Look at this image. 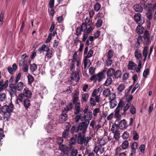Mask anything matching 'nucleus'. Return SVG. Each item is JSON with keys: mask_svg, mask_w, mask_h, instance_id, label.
Listing matches in <instances>:
<instances>
[{"mask_svg": "<svg viewBox=\"0 0 156 156\" xmlns=\"http://www.w3.org/2000/svg\"><path fill=\"white\" fill-rule=\"evenodd\" d=\"M77 135L75 134L74 136L71 137L69 140V146H72V145H75L76 143V140Z\"/></svg>", "mask_w": 156, "mask_h": 156, "instance_id": "412c9836", "label": "nucleus"}, {"mask_svg": "<svg viewBox=\"0 0 156 156\" xmlns=\"http://www.w3.org/2000/svg\"><path fill=\"white\" fill-rule=\"evenodd\" d=\"M114 77L115 79H118L120 77L121 75V72L120 70H118L114 71Z\"/></svg>", "mask_w": 156, "mask_h": 156, "instance_id": "cd10ccee", "label": "nucleus"}, {"mask_svg": "<svg viewBox=\"0 0 156 156\" xmlns=\"http://www.w3.org/2000/svg\"><path fill=\"white\" fill-rule=\"evenodd\" d=\"M126 98L127 102L128 103H130L133 98V96L131 95L127 94L126 95Z\"/></svg>", "mask_w": 156, "mask_h": 156, "instance_id": "864d4df0", "label": "nucleus"}, {"mask_svg": "<svg viewBox=\"0 0 156 156\" xmlns=\"http://www.w3.org/2000/svg\"><path fill=\"white\" fill-rule=\"evenodd\" d=\"M83 113V108L81 107L80 102H78L74 106V114L75 115L81 114Z\"/></svg>", "mask_w": 156, "mask_h": 156, "instance_id": "39448f33", "label": "nucleus"}, {"mask_svg": "<svg viewBox=\"0 0 156 156\" xmlns=\"http://www.w3.org/2000/svg\"><path fill=\"white\" fill-rule=\"evenodd\" d=\"M56 142L58 144H61L63 142V139L62 137H57L56 138Z\"/></svg>", "mask_w": 156, "mask_h": 156, "instance_id": "680f3d73", "label": "nucleus"}, {"mask_svg": "<svg viewBox=\"0 0 156 156\" xmlns=\"http://www.w3.org/2000/svg\"><path fill=\"white\" fill-rule=\"evenodd\" d=\"M106 71L105 70H103L97 74L98 80L99 82L101 81L105 78V76L104 73Z\"/></svg>", "mask_w": 156, "mask_h": 156, "instance_id": "f8f14e48", "label": "nucleus"}, {"mask_svg": "<svg viewBox=\"0 0 156 156\" xmlns=\"http://www.w3.org/2000/svg\"><path fill=\"white\" fill-rule=\"evenodd\" d=\"M88 58L85 57L83 60L84 69H86L87 67H89L91 64L90 61Z\"/></svg>", "mask_w": 156, "mask_h": 156, "instance_id": "4be33fe9", "label": "nucleus"}, {"mask_svg": "<svg viewBox=\"0 0 156 156\" xmlns=\"http://www.w3.org/2000/svg\"><path fill=\"white\" fill-rule=\"evenodd\" d=\"M119 128L118 125L115 124L112 126L111 130L113 133H115V132L119 131H118Z\"/></svg>", "mask_w": 156, "mask_h": 156, "instance_id": "bb28decb", "label": "nucleus"}, {"mask_svg": "<svg viewBox=\"0 0 156 156\" xmlns=\"http://www.w3.org/2000/svg\"><path fill=\"white\" fill-rule=\"evenodd\" d=\"M134 9L136 12H141L143 9V7L138 4L135 5L134 6Z\"/></svg>", "mask_w": 156, "mask_h": 156, "instance_id": "5701e85b", "label": "nucleus"}, {"mask_svg": "<svg viewBox=\"0 0 156 156\" xmlns=\"http://www.w3.org/2000/svg\"><path fill=\"white\" fill-rule=\"evenodd\" d=\"M90 79L91 81H94V82H96L98 80L97 74L93 75Z\"/></svg>", "mask_w": 156, "mask_h": 156, "instance_id": "69168bd1", "label": "nucleus"}, {"mask_svg": "<svg viewBox=\"0 0 156 156\" xmlns=\"http://www.w3.org/2000/svg\"><path fill=\"white\" fill-rule=\"evenodd\" d=\"M113 53L112 50H109L107 53V58H112L113 56Z\"/></svg>", "mask_w": 156, "mask_h": 156, "instance_id": "6e6d98bb", "label": "nucleus"}, {"mask_svg": "<svg viewBox=\"0 0 156 156\" xmlns=\"http://www.w3.org/2000/svg\"><path fill=\"white\" fill-rule=\"evenodd\" d=\"M114 138L115 140H118L120 137V133L119 131L115 132L114 133Z\"/></svg>", "mask_w": 156, "mask_h": 156, "instance_id": "a18cd8bd", "label": "nucleus"}, {"mask_svg": "<svg viewBox=\"0 0 156 156\" xmlns=\"http://www.w3.org/2000/svg\"><path fill=\"white\" fill-rule=\"evenodd\" d=\"M133 138L134 140H136L138 139L139 136L136 131L135 130L133 131Z\"/></svg>", "mask_w": 156, "mask_h": 156, "instance_id": "c03bdc74", "label": "nucleus"}, {"mask_svg": "<svg viewBox=\"0 0 156 156\" xmlns=\"http://www.w3.org/2000/svg\"><path fill=\"white\" fill-rule=\"evenodd\" d=\"M99 92V90H97V89H94L91 94V96L92 97H94L98 96V95Z\"/></svg>", "mask_w": 156, "mask_h": 156, "instance_id": "5fc2aeb1", "label": "nucleus"}, {"mask_svg": "<svg viewBox=\"0 0 156 156\" xmlns=\"http://www.w3.org/2000/svg\"><path fill=\"white\" fill-rule=\"evenodd\" d=\"M37 67L36 65L34 63L31 64L30 67V69L32 73H33L37 69Z\"/></svg>", "mask_w": 156, "mask_h": 156, "instance_id": "ea45409f", "label": "nucleus"}, {"mask_svg": "<svg viewBox=\"0 0 156 156\" xmlns=\"http://www.w3.org/2000/svg\"><path fill=\"white\" fill-rule=\"evenodd\" d=\"M100 109L99 108L94 109L93 111V115L94 117L97 116V114L100 112Z\"/></svg>", "mask_w": 156, "mask_h": 156, "instance_id": "603ef678", "label": "nucleus"}, {"mask_svg": "<svg viewBox=\"0 0 156 156\" xmlns=\"http://www.w3.org/2000/svg\"><path fill=\"white\" fill-rule=\"evenodd\" d=\"M148 47L146 46L144 47V49L143 50V56L144 57V58L143 60L144 61H145L146 60V58L147 57L148 54Z\"/></svg>", "mask_w": 156, "mask_h": 156, "instance_id": "393cba45", "label": "nucleus"}, {"mask_svg": "<svg viewBox=\"0 0 156 156\" xmlns=\"http://www.w3.org/2000/svg\"><path fill=\"white\" fill-rule=\"evenodd\" d=\"M129 133L127 131H125L123 133L122 137L124 140H126L129 137Z\"/></svg>", "mask_w": 156, "mask_h": 156, "instance_id": "09e8293b", "label": "nucleus"}, {"mask_svg": "<svg viewBox=\"0 0 156 156\" xmlns=\"http://www.w3.org/2000/svg\"><path fill=\"white\" fill-rule=\"evenodd\" d=\"M68 116L67 114L63 111L61 115L59 117V121L62 122L66 121L67 119Z\"/></svg>", "mask_w": 156, "mask_h": 156, "instance_id": "a211bd4d", "label": "nucleus"}, {"mask_svg": "<svg viewBox=\"0 0 156 156\" xmlns=\"http://www.w3.org/2000/svg\"><path fill=\"white\" fill-rule=\"evenodd\" d=\"M84 139V136L82 137H78L77 142L78 144H82Z\"/></svg>", "mask_w": 156, "mask_h": 156, "instance_id": "79ce46f5", "label": "nucleus"}, {"mask_svg": "<svg viewBox=\"0 0 156 156\" xmlns=\"http://www.w3.org/2000/svg\"><path fill=\"white\" fill-rule=\"evenodd\" d=\"M54 142V139L53 138H51L50 137L45 139L44 140H39L37 142L38 146L39 147L41 145H42V144H46L49 143L52 144Z\"/></svg>", "mask_w": 156, "mask_h": 156, "instance_id": "423d86ee", "label": "nucleus"}, {"mask_svg": "<svg viewBox=\"0 0 156 156\" xmlns=\"http://www.w3.org/2000/svg\"><path fill=\"white\" fill-rule=\"evenodd\" d=\"M27 78L28 79V84H31L34 81V78L33 76L30 75L29 74L27 76Z\"/></svg>", "mask_w": 156, "mask_h": 156, "instance_id": "37998d69", "label": "nucleus"}, {"mask_svg": "<svg viewBox=\"0 0 156 156\" xmlns=\"http://www.w3.org/2000/svg\"><path fill=\"white\" fill-rule=\"evenodd\" d=\"M6 98V94L5 93H2L0 94V100L1 101H4Z\"/></svg>", "mask_w": 156, "mask_h": 156, "instance_id": "bf43d9fd", "label": "nucleus"}, {"mask_svg": "<svg viewBox=\"0 0 156 156\" xmlns=\"http://www.w3.org/2000/svg\"><path fill=\"white\" fill-rule=\"evenodd\" d=\"M10 89L9 90V95L11 97H14L16 95V90L14 87V84H10L9 85Z\"/></svg>", "mask_w": 156, "mask_h": 156, "instance_id": "6e6552de", "label": "nucleus"}, {"mask_svg": "<svg viewBox=\"0 0 156 156\" xmlns=\"http://www.w3.org/2000/svg\"><path fill=\"white\" fill-rule=\"evenodd\" d=\"M116 95L115 93H111L109 96L108 99L110 100H115Z\"/></svg>", "mask_w": 156, "mask_h": 156, "instance_id": "0e129e2a", "label": "nucleus"}, {"mask_svg": "<svg viewBox=\"0 0 156 156\" xmlns=\"http://www.w3.org/2000/svg\"><path fill=\"white\" fill-rule=\"evenodd\" d=\"M16 83V84H13L14 85V87L16 90L18 91H22L25 86L24 84L22 82H20Z\"/></svg>", "mask_w": 156, "mask_h": 156, "instance_id": "9d476101", "label": "nucleus"}, {"mask_svg": "<svg viewBox=\"0 0 156 156\" xmlns=\"http://www.w3.org/2000/svg\"><path fill=\"white\" fill-rule=\"evenodd\" d=\"M115 70L112 68L109 69L107 72V76H108L111 77L114 75Z\"/></svg>", "mask_w": 156, "mask_h": 156, "instance_id": "f704fd0d", "label": "nucleus"}, {"mask_svg": "<svg viewBox=\"0 0 156 156\" xmlns=\"http://www.w3.org/2000/svg\"><path fill=\"white\" fill-rule=\"evenodd\" d=\"M46 52L47 53L45 55V59H47V60L50 59L53 56L52 50L48 48V49L47 51Z\"/></svg>", "mask_w": 156, "mask_h": 156, "instance_id": "4468645a", "label": "nucleus"}, {"mask_svg": "<svg viewBox=\"0 0 156 156\" xmlns=\"http://www.w3.org/2000/svg\"><path fill=\"white\" fill-rule=\"evenodd\" d=\"M139 24L137 26L136 28V31L139 34H141L143 33L144 28Z\"/></svg>", "mask_w": 156, "mask_h": 156, "instance_id": "a878e982", "label": "nucleus"}, {"mask_svg": "<svg viewBox=\"0 0 156 156\" xmlns=\"http://www.w3.org/2000/svg\"><path fill=\"white\" fill-rule=\"evenodd\" d=\"M55 113L54 112H49L48 115V124L46 129L48 133L53 132L54 128L56 126V124L54 123L53 119L55 117Z\"/></svg>", "mask_w": 156, "mask_h": 156, "instance_id": "f03ea898", "label": "nucleus"}, {"mask_svg": "<svg viewBox=\"0 0 156 156\" xmlns=\"http://www.w3.org/2000/svg\"><path fill=\"white\" fill-rule=\"evenodd\" d=\"M101 8V5L98 3H97L94 5V9L95 11H98Z\"/></svg>", "mask_w": 156, "mask_h": 156, "instance_id": "338daca9", "label": "nucleus"}, {"mask_svg": "<svg viewBox=\"0 0 156 156\" xmlns=\"http://www.w3.org/2000/svg\"><path fill=\"white\" fill-rule=\"evenodd\" d=\"M137 67V65L132 61L129 62L127 66V69L131 70H135Z\"/></svg>", "mask_w": 156, "mask_h": 156, "instance_id": "9b49d317", "label": "nucleus"}, {"mask_svg": "<svg viewBox=\"0 0 156 156\" xmlns=\"http://www.w3.org/2000/svg\"><path fill=\"white\" fill-rule=\"evenodd\" d=\"M79 99V97H73L72 99V103L73 105H75L78 102Z\"/></svg>", "mask_w": 156, "mask_h": 156, "instance_id": "13d9d810", "label": "nucleus"}, {"mask_svg": "<svg viewBox=\"0 0 156 156\" xmlns=\"http://www.w3.org/2000/svg\"><path fill=\"white\" fill-rule=\"evenodd\" d=\"M118 127L121 130L126 129L127 127L126 120L124 119L121 120L119 123Z\"/></svg>", "mask_w": 156, "mask_h": 156, "instance_id": "2eb2a0df", "label": "nucleus"}, {"mask_svg": "<svg viewBox=\"0 0 156 156\" xmlns=\"http://www.w3.org/2000/svg\"><path fill=\"white\" fill-rule=\"evenodd\" d=\"M23 102L24 106L26 108H28L30 105V101L27 98Z\"/></svg>", "mask_w": 156, "mask_h": 156, "instance_id": "e433bc0d", "label": "nucleus"}, {"mask_svg": "<svg viewBox=\"0 0 156 156\" xmlns=\"http://www.w3.org/2000/svg\"><path fill=\"white\" fill-rule=\"evenodd\" d=\"M109 101L110 107V108H114L116 105L117 102L115 100H110Z\"/></svg>", "mask_w": 156, "mask_h": 156, "instance_id": "c85d7f7f", "label": "nucleus"}, {"mask_svg": "<svg viewBox=\"0 0 156 156\" xmlns=\"http://www.w3.org/2000/svg\"><path fill=\"white\" fill-rule=\"evenodd\" d=\"M111 91L109 89L107 88L104 90L103 92V95L105 97H109Z\"/></svg>", "mask_w": 156, "mask_h": 156, "instance_id": "473e14b6", "label": "nucleus"}, {"mask_svg": "<svg viewBox=\"0 0 156 156\" xmlns=\"http://www.w3.org/2000/svg\"><path fill=\"white\" fill-rule=\"evenodd\" d=\"M93 53V50L90 49L88 51L87 55L85 57L89 58H90L92 55Z\"/></svg>", "mask_w": 156, "mask_h": 156, "instance_id": "8fccbe9b", "label": "nucleus"}, {"mask_svg": "<svg viewBox=\"0 0 156 156\" xmlns=\"http://www.w3.org/2000/svg\"><path fill=\"white\" fill-rule=\"evenodd\" d=\"M139 63H138L137 67L136 69V72L138 73L140 71V69L142 67L141 63L142 61H138Z\"/></svg>", "mask_w": 156, "mask_h": 156, "instance_id": "de8ad7c7", "label": "nucleus"}, {"mask_svg": "<svg viewBox=\"0 0 156 156\" xmlns=\"http://www.w3.org/2000/svg\"><path fill=\"white\" fill-rule=\"evenodd\" d=\"M112 81V78L109 77L107 78L104 84L106 86H108L111 84Z\"/></svg>", "mask_w": 156, "mask_h": 156, "instance_id": "58836bf2", "label": "nucleus"}, {"mask_svg": "<svg viewBox=\"0 0 156 156\" xmlns=\"http://www.w3.org/2000/svg\"><path fill=\"white\" fill-rule=\"evenodd\" d=\"M89 100L90 105L91 106L93 107L96 105V101L94 98H90Z\"/></svg>", "mask_w": 156, "mask_h": 156, "instance_id": "3c124183", "label": "nucleus"}, {"mask_svg": "<svg viewBox=\"0 0 156 156\" xmlns=\"http://www.w3.org/2000/svg\"><path fill=\"white\" fill-rule=\"evenodd\" d=\"M91 139V138L90 137H87L86 138L84 137V139L83 141L84 144L85 146H86L89 141Z\"/></svg>", "mask_w": 156, "mask_h": 156, "instance_id": "e2e57ef3", "label": "nucleus"}, {"mask_svg": "<svg viewBox=\"0 0 156 156\" xmlns=\"http://www.w3.org/2000/svg\"><path fill=\"white\" fill-rule=\"evenodd\" d=\"M71 80L75 81L76 82L80 80L78 73H73L70 77Z\"/></svg>", "mask_w": 156, "mask_h": 156, "instance_id": "f3484780", "label": "nucleus"}, {"mask_svg": "<svg viewBox=\"0 0 156 156\" xmlns=\"http://www.w3.org/2000/svg\"><path fill=\"white\" fill-rule=\"evenodd\" d=\"M125 104V103L124 101L121 100L119 101L117 107L119 108H122L124 106Z\"/></svg>", "mask_w": 156, "mask_h": 156, "instance_id": "774afa93", "label": "nucleus"}, {"mask_svg": "<svg viewBox=\"0 0 156 156\" xmlns=\"http://www.w3.org/2000/svg\"><path fill=\"white\" fill-rule=\"evenodd\" d=\"M134 56L136 60L138 61H142V56L141 51L139 49H136L134 52Z\"/></svg>", "mask_w": 156, "mask_h": 156, "instance_id": "1a4fd4ad", "label": "nucleus"}, {"mask_svg": "<svg viewBox=\"0 0 156 156\" xmlns=\"http://www.w3.org/2000/svg\"><path fill=\"white\" fill-rule=\"evenodd\" d=\"M106 140L105 138H102L99 140V144L101 146L104 145L106 143Z\"/></svg>", "mask_w": 156, "mask_h": 156, "instance_id": "49530a36", "label": "nucleus"}, {"mask_svg": "<svg viewBox=\"0 0 156 156\" xmlns=\"http://www.w3.org/2000/svg\"><path fill=\"white\" fill-rule=\"evenodd\" d=\"M73 108L72 104L70 103L69 105H67L64 108V110L66 112H67L68 111L71 110Z\"/></svg>", "mask_w": 156, "mask_h": 156, "instance_id": "a19ab883", "label": "nucleus"}, {"mask_svg": "<svg viewBox=\"0 0 156 156\" xmlns=\"http://www.w3.org/2000/svg\"><path fill=\"white\" fill-rule=\"evenodd\" d=\"M48 47H47L45 44H43L38 48V51L41 53L43 51L46 52V51H47V49H48Z\"/></svg>", "mask_w": 156, "mask_h": 156, "instance_id": "b1692460", "label": "nucleus"}, {"mask_svg": "<svg viewBox=\"0 0 156 156\" xmlns=\"http://www.w3.org/2000/svg\"><path fill=\"white\" fill-rule=\"evenodd\" d=\"M135 21L139 24L142 25L144 23V20L141 19L140 13H135L134 16Z\"/></svg>", "mask_w": 156, "mask_h": 156, "instance_id": "0eeeda50", "label": "nucleus"}, {"mask_svg": "<svg viewBox=\"0 0 156 156\" xmlns=\"http://www.w3.org/2000/svg\"><path fill=\"white\" fill-rule=\"evenodd\" d=\"M89 95L87 93L83 94L82 95V101L83 102H86L88 99Z\"/></svg>", "mask_w": 156, "mask_h": 156, "instance_id": "7c9ffc66", "label": "nucleus"}, {"mask_svg": "<svg viewBox=\"0 0 156 156\" xmlns=\"http://www.w3.org/2000/svg\"><path fill=\"white\" fill-rule=\"evenodd\" d=\"M125 88V86L124 84L121 83L119 84L117 88L118 91L119 92H121Z\"/></svg>", "mask_w": 156, "mask_h": 156, "instance_id": "4c0bfd02", "label": "nucleus"}, {"mask_svg": "<svg viewBox=\"0 0 156 156\" xmlns=\"http://www.w3.org/2000/svg\"><path fill=\"white\" fill-rule=\"evenodd\" d=\"M129 142L128 140H125L122 144V149L125 150L129 147Z\"/></svg>", "mask_w": 156, "mask_h": 156, "instance_id": "72a5a7b5", "label": "nucleus"}, {"mask_svg": "<svg viewBox=\"0 0 156 156\" xmlns=\"http://www.w3.org/2000/svg\"><path fill=\"white\" fill-rule=\"evenodd\" d=\"M90 121L87 119H86L85 121L81 123L77 127V129L80 131H83V134L85 133L89 125Z\"/></svg>", "mask_w": 156, "mask_h": 156, "instance_id": "7ed1b4c3", "label": "nucleus"}, {"mask_svg": "<svg viewBox=\"0 0 156 156\" xmlns=\"http://www.w3.org/2000/svg\"><path fill=\"white\" fill-rule=\"evenodd\" d=\"M153 13L151 10L149 9L148 12L146 13V17L147 19L150 20L152 19V18Z\"/></svg>", "mask_w": 156, "mask_h": 156, "instance_id": "c9c22d12", "label": "nucleus"}, {"mask_svg": "<svg viewBox=\"0 0 156 156\" xmlns=\"http://www.w3.org/2000/svg\"><path fill=\"white\" fill-rule=\"evenodd\" d=\"M131 149L136 150L137 147V144L136 142H135L133 143L130 146Z\"/></svg>", "mask_w": 156, "mask_h": 156, "instance_id": "052dcab7", "label": "nucleus"}, {"mask_svg": "<svg viewBox=\"0 0 156 156\" xmlns=\"http://www.w3.org/2000/svg\"><path fill=\"white\" fill-rule=\"evenodd\" d=\"M87 28V25L85 23H83L81 26L80 30L79 28H77L76 30V33L79 34H80V31L84 32L86 31Z\"/></svg>", "mask_w": 156, "mask_h": 156, "instance_id": "dca6fc26", "label": "nucleus"}, {"mask_svg": "<svg viewBox=\"0 0 156 156\" xmlns=\"http://www.w3.org/2000/svg\"><path fill=\"white\" fill-rule=\"evenodd\" d=\"M142 41V37L140 36L138 37L137 38V41L134 44V47L136 49H138Z\"/></svg>", "mask_w": 156, "mask_h": 156, "instance_id": "aec40b11", "label": "nucleus"}, {"mask_svg": "<svg viewBox=\"0 0 156 156\" xmlns=\"http://www.w3.org/2000/svg\"><path fill=\"white\" fill-rule=\"evenodd\" d=\"M14 106L12 104L9 105H5L2 107V112L3 113V119L5 121H8L9 120L10 113L13 109Z\"/></svg>", "mask_w": 156, "mask_h": 156, "instance_id": "f257e3e1", "label": "nucleus"}, {"mask_svg": "<svg viewBox=\"0 0 156 156\" xmlns=\"http://www.w3.org/2000/svg\"><path fill=\"white\" fill-rule=\"evenodd\" d=\"M28 69V67L27 64H24L22 68V70L24 72H27Z\"/></svg>", "mask_w": 156, "mask_h": 156, "instance_id": "4d7b16f0", "label": "nucleus"}, {"mask_svg": "<svg viewBox=\"0 0 156 156\" xmlns=\"http://www.w3.org/2000/svg\"><path fill=\"white\" fill-rule=\"evenodd\" d=\"M69 132L67 129H66L62 133V137L65 139H67L69 137Z\"/></svg>", "mask_w": 156, "mask_h": 156, "instance_id": "c756f323", "label": "nucleus"}, {"mask_svg": "<svg viewBox=\"0 0 156 156\" xmlns=\"http://www.w3.org/2000/svg\"><path fill=\"white\" fill-rule=\"evenodd\" d=\"M72 147V146L69 147L66 145L62 144L59 145V149L63 152L64 154L68 156L69 154V151H70Z\"/></svg>", "mask_w": 156, "mask_h": 156, "instance_id": "20e7f679", "label": "nucleus"}, {"mask_svg": "<svg viewBox=\"0 0 156 156\" xmlns=\"http://www.w3.org/2000/svg\"><path fill=\"white\" fill-rule=\"evenodd\" d=\"M70 156H76L78 154V150L74 148H72L70 150Z\"/></svg>", "mask_w": 156, "mask_h": 156, "instance_id": "2f4dec72", "label": "nucleus"}, {"mask_svg": "<svg viewBox=\"0 0 156 156\" xmlns=\"http://www.w3.org/2000/svg\"><path fill=\"white\" fill-rule=\"evenodd\" d=\"M23 93L24 94V95L27 98H30L31 97L32 93L31 91L29 90L28 88L27 87L24 89Z\"/></svg>", "mask_w": 156, "mask_h": 156, "instance_id": "ddd939ff", "label": "nucleus"}, {"mask_svg": "<svg viewBox=\"0 0 156 156\" xmlns=\"http://www.w3.org/2000/svg\"><path fill=\"white\" fill-rule=\"evenodd\" d=\"M26 96L23 93H21L19 94L18 97H17V100L19 101L20 102H23L24 101L26 100L25 99Z\"/></svg>", "mask_w": 156, "mask_h": 156, "instance_id": "6ab92c4d", "label": "nucleus"}]
</instances>
